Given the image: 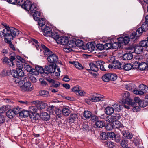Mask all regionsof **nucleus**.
Wrapping results in <instances>:
<instances>
[{
  "instance_id": "44",
  "label": "nucleus",
  "mask_w": 148,
  "mask_h": 148,
  "mask_svg": "<svg viewBox=\"0 0 148 148\" xmlns=\"http://www.w3.org/2000/svg\"><path fill=\"white\" fill-rule=\"evenodd\" d=\"M84 116L86 119H89L92 116V113L88 111H85L84 112Z\"/></svg>"
},
{
  "instance_id": "28",
  "label": "nucleus",
  "mask_w": 148,
  "mask_h": 148,
  "mask_svg": "<svg viewBox=\"0 0 148 148\" xmlns=\"http://www.w3.org/2000/svg\"><path fill=\"white\" fill-rule=\"evenodd\" d=\"M122 133L124 137L127 139H131L133 137L132 134H130L129 132L126 131H123Z\"/></svg>"
},
{
  "instance_id": "61",
  "label": "nucleus",
  "mask_w": 148,
  "mask_h": 148,
  "mask_svg": "<svg viewBox=\"0 0 148 148\" xmlns=\"http://www.w3.org/2000/svg\"><path fill=\"white\" fill-rule=\"evenodd\" d=\"M60 86V83L54 80L51 86L52 87L57 88Z\"/></svg>"
},
{
  "instance_id": "16",
  "label": "nucleus",
  "mask_w": 148,
  "mask_h": 148,
  "mask_svg": "<svg viewBox=\"0 0 148 148\" xmlns=\"http://www.w3.org/2000/svg\"><path fill=\"white\" fill-rule=\"evenodd\" d=\"M44 34L45 35L50 34L52 33V29L50 27L47 26H45L44 29L42 30Z\"/></svg>"
},
{
  "instance_id": "52",
  "label": "nucleus",
  "mask_w": 148,
  "mask_h": 148,
  "mask_svg": "<svg viewBox=\"0 0 148 148\" xmlns=\"http://www.w3.org/2000/svg\"><path fill=\"white\" fill-rule=\"evenodd\" d=\"M107 134L105 132H102L100 134V138L103 140H106L108 139Z\"/></svg>"
},
{
  "instance_id": "53",
  "label": "nucleus",
  "mask_w": 148,
  "mask_h": 148,
  "mask_svg": "<svg viewBox=\"0 0 148 148\" xmlns=\"http://www.w3.org/2000/svg\"><path fill=\"white\" fill-rule=\"evenodd\" d=\"M72 47L68 45L66 46H64V47L63 48V49L64 51L66 52L69 53L72 51Z\"/></svg>"
},
{
  "instance_id": "38",
  "label": "nucleus",
  "mask_w": 148,
  "mask_h": 148,
  "mask_svg": "<svg viewBox=\"0 0 148 148\" xmlns=\"http://www.w3.org/2000/svg\"><path fill=\"white\" fill-rule=\"evenodd\" d=\"M125 88L127 90L129 91H132V90L134 89V88H135V85L132 84H127L125 86Z\"/></svg>"
},
{
  "instance_id": "34",
  "label": "nucleus",
  "mask_w": 148,
  "mask_h": 148,
  "mask_svg": "<svg viewBox=\"0 0 148 148\" xmlns=\"http://www.w3.org/2000/svg\"><path fill=\"white\" fill-rule=\"evenodd\" d=\"M112 43V47L114 49H116L118 48L121 47V43L119 41H118V42H114Z\"/></svg>"
},
{
  "instance_id": "26",
  "label": "nucleus",
  "mask_w": 148,
  "mask_h": 148,
  "mask_svg": "<svg viewBox=\"0 0 148 148\" xmlns=\"http://www.w3.org/2000/svg\"><path fill=\"white\" fill-rule=\"evenodd\" d=\"M70 63H71L73 64L75 66L77 69H83L84 68L83 66L82 65V64L79 63L77 62H76L75 61H70L69 62Z\"/></svg>"
},
{
  "instance_id": "31",
  "label": "nucleus",
  "mask_w": 148,
  "mask_h": 148,
  "mask_svg": "<svg viewBox=\"0 0 148 148\" xmlns=\"http://www.w3.org/2000/svg\"><path fill=\"white\" fill-rule=\"evenodd\" d=\"M77 119V115L75 114H73L70 115L69 120V122L73 123Z\"/></svg>"
},
{
  "instance_id": "13",
  "label": "nucleus",
  "mask_w": 148,
  "mask_h": 148,
  "mask_svg": "<svg viewBox=\"0 0 148 148\" xmlns=\"http://www.w3.org/2000/svg\"><path fill=\"white\" fill-rule=\"evenodd\" d=\"M1 60L3 64H7L9 66H11L14 67V62H10L9 59L7 57L3 58L1 59Z\"/></svg>"
},
{
  "instance_id": "64",
  "label": "nucleus",
  "mask_w": 148,
  "mask_h": 148,
  "mask_svg": "<svg viewBox=\"0 0 148 148\" xmlns=\"http://www.w3.org/2000/svg\"><path fill=\"white\" fill-rule=\"evenodd\" d=\"M36 7L35 5L34 4H31L29 7V10L32 13H33L34 10L36 8Z\"/></svg>"
},
{
  "instance_id": "5",
  "label": "nucleus",
  "mask_w": 148,
  "mask_h": 148,
  "mask_svg": "<svg viewBox=\"0 0 148 148\" xmlns=\"http://www.w3.org/2000/svg\"><path fill=\"white\" fill-rule=\"evenodd\" d=\"M56 69V65L53 64H49L48 65H46L45 68V75H47L49 73H54Z\"/></svg>"
},
{
  "instance_id": "17",
  "label": "nucleus",
  "mask_w": 148,
  "mask_h": 148,
  "mask_svg": "<svg viewBox=\"0 0 148 148\" xmlns=\"http://www.w3.org/2000/svg\"><path fill=\"white\" fill-rule=\"evenodd\" d=\"M40 117L42 120L47 121L50 119V117L49 114L44 112L41 113Z\"/></svg>"
},
{
  "instance_id": "29",
  "label": "nucleus",
  "mask_w": 148,
  "mask_h": 148,
  "mask_svg": "<svg viewBox=\"0 0 148 148\" xmlns=\"http://www.w3.org/2000/svg\"><path fill=\"white\" fill-rule=\"evenodd\" d=\"M31 4V3L30 1H26L23 5H22V8L26 10L29 11Z\"/></svg>"
},
{
  "instance_id": "10",
  "label": "nucleus",
  "mask_w": 148,
  "mask_h": 148,
  "mask_svg": "<svg viewBox=\"0 0 148 148\" xmlns=\"http://www.w3.org/2000/svg\"><path fill=\"white\" fill-rule=\"evenodd\" d=\"M33 71H34V75H39V73H40V74L44 73L45 74V69H44L43 68L40 66H35V69L34 68V69H33Z\"/></svg>"
},
{
  "instance_id": "56",
  "label": "nucleus",
  "mask_w": 148,
  "mask_h": 148,
  "mask_svg": "<svg viewBox=\"0 0 148 148\" xmlns=\"http://www.w3.org/2000/svg\"><path fill=\"white\" fill-rule=\"evenodd\" d=\"M17 74L18 77L23 76L24 75V72L21 69H17Z\"/></svg>"
},
{
  "instance_id": "21",
  "label": "nucleus",
  "mask_w": 148,
  "mask_h": 148,
  "mask_svg": "<svg viewBox=\"0 0 148 148\" xmlns=\"http://www.w3.org/2000/svg\"><path fill=\"white\" fill-rule=\"evenodd\" d=\"M23 67L27 72H29L31 74L34 75V71L33 70L34 68H32L31 66L27 64H25Z\"/></svg>"
},
{
  "instance_id": "54",
  "label": "nucleus",
  "mask_w": 148,
  "mask_h": 148,
  "mask_svg": "<svg viewBox=\"0 0 148 148\" xmlns=\"http://www.w3.org/2000/svg\"><path fill=\"white\" fill-rule=\"evenodd\" d=\"M142 100H141L138 97H135L134 99V102L135 103V105H138L140 106V102H141Z\"/></svg>"
},
{
  "instance_id": "19",
  "label": "nucleus",
  "mask_w": 148,
  "mask_h": 148,
  "mask_svg": "<svg viewBox=\"0 0 148 148\" xmlns=\"http://www.w3.org/2000/svg\"><path fill=\"white\" fill-rule=\"evenodd\" d=\"M125 104L129 105H131L133 106L135 105V103L133 100H132L130 97L127 98L125 100L123 101Z\"/></svg>"
},
{
  "instance_id": "1",
  "label": "nucleus",
  "mask_w": 148,
  "mask_h": 148,
  "mask_svg": "<svg viewBox=\"0 0 148 148\" xmlns=\"http://www.w3.org/2000/svg\"><path fill=\"white\" fill-rule=\"evenodd\" d=\"M2 25L5 27V28L2 31L0 32V36L2 38H4L5 41L9 43L16 35L19 34V31L17 29L7 26L5 23H2Z\"/></svg>"
},
{
  "instance_id": "6",
  "label": "nucleus",
  "mask_w": 148,
  "mask_h": 148,
  "mask_svg": "<svg viewBox=\"0 0 148 148\" xmlns=\"http://www.w3.org/2000/svg\"><path fill=\"white\" fill-rule=\"evenodd\" d=\"M143 31H144L141 27L138 28L136 32L132 33L130 35V39H132L134 41L137 38V37L142 35V33Z\"/></svg>"
},
{
  "instance_id": "50",
  "label": "nucleus",
  "mask_w": 148,
  "mask_h": 148,
  "mask_svg": "<svg viewBox=\"0 0 148 148\" xmlns=\"http://www.w3.org/2000/svg\"><path fill=\"white\" fill-rule=\"evenodd\" d=\"M75 43L76 46H77L78 47H81L83 44V42L82 40L79 39L77 40L75 39Z\"/></svg>"
},
{
  "instance_id": "24",
  "label": "nucleus",
  "mask_w": 148,
  "mask_h": 148,
  "mask_svg": "<svg viewBox=\"0 0 148 148\" xmlns=\"http://www.w3.org/2000/svg\"><path fill=\"white\" fill-rule=\"evenodd\" d=\"M123 63H121L117 60H116L113 64L114 69L117 68L119 69H122Z\"/></svg>"
},
{
  "instance_id": "41",
  "label": "nucleus",
  "mask_w": 148,
  "mask_h": 148,
  "mask_svg": "<svg viewBox=\"0 0 148 148\" xmlns=\"http://www.w3.org/2000/svg\"><path fill=\"white\" fill-rule=\"evenodd\" d=\"M95 125L98 127L102 128L104 125V123L101 121L98 120L95 123Z\"/></svg>"
},
{
  "instance_id": "14",
  "label": "nucleus",
  "mask_w": 148,
  "mask_h": 148,
  "mask_svg": "<svg viewBox=\"0 0 148 148\" xmlns=\"http://www.w3.org/2000/svg\"><path fill=\"white\" fill-rule=\"evenodd\" d=\"M114 110L113 109L112 106V107L110 106L107 107L105 109V114L108 115H111L114 113Z\"/></svg>"
},
{
  "instance_id": "57",
  "label": "nucleus",
  "mask_w": 148,
  "mask_h": 148,
  "mask_svg": "<svg viewBox=\"0 0 148 148\" xmlns=\"http://www.w3.org/2000/svg\"><path fill=\"white\" fill-rule=\"evenodd\" d=\"M107 135H108V138H112V139H113L114 138H115L116 135L115 134L112 132H108L107 133Z\"/></svg>"
},
{
  "instance_id": "11",
  "label": "nucleus",
  "mask_w": 148,
  "mask_h": 148,
  "mask_svg": "<svg viewBox=\"0 0 148 148\" xmlns=\"http://www.w3.org/2000/svg\"><path fill=\"white\" fill-rule=\"evenodd\" d=\"M138 89L140 91V92L141 95L148 92V87L143 84L139 85Z\"/></svg>"
},
{
  "instance_id": "51",
  "label": "nucleus",
  "mask_w": 148,
  "mask_h": 148,
  "mask_svg": "<svg viewBox=\"0 0 148 148\" xmlns=\"http://www.w3.org/2000/svg\"><path fill=\"white\" fill-rule=\"evenodd\" d=\"M123 101L125 100L127 98L130 97V94L127 91L125 92L123 94Z\"/></svg>"
},
{
  "instance_id": "58",
  "label": "nucleus",
  "mask_w": 148,
  "mask_h": 148,
  "mask_svg": "<svg viewBox=\"0 0 148 148\" xmlns=\"http://www.w3.org/2000/svg\"><path fill=\"white\" fill-rule=\"evenodd\" d=\"M104 49L108 50L112 47V43H106L104 45Z\"/></svg>"
},
{
  "instance_id": "2",
  "label": "nucleus",
  "mask_w": 148,
  "mask_h": 148,
  "mask_svg": "<svg viewBox=\"0 0 148 148\" xmlns=\"http://www.w3.org/2000/svg\"><path fill=\"white\" fill-rule=\"evenodd\" d=\"M41 47L44 50L43 52L44 55L48 56L47 60L51 64H56L58 59V57L55 54L51 51L49 48H47L44 45H42Z\"/></svg>"
},
{
  "instance_id": "55",
  "label": "nucleus",
  "mask_w": 148,
  "mask_h": 148,
  "mask_svg": "<svg viewBox=\"0 0 148 148\" xmlns=\"http://www.w3.org/2000/svg\"><path fill=\"white\" fill-rule=\"evenodd\" d=\"M113 143L110 140L108 141L105 144V146L108 148L112 147L113 146Z\"/></svg>"
},
{
  "instance_id": "22",
  "label": "nucleus",
  "mask_w": 148,
  "mask_h": 148,
  "mask_svg": "<svg viewBox=\"0 0 148 148\" xmlns=\"http://www.w3.org/2000/svg\"><path fill=\"white\" fill-rule=\"evenodd\" d=\"M133 57V55L131 53H125L122 56L123 59L125 60H130Z\"/></svg>"
},
{
  "instance_id": "40",
  "label": "nucleus",
  "mask_w": 148,
  "mask_h": 148,
  "mask_svg": "<svg viewBox=\"0 0 148 148\" xmlns=\"http://www.w3.org/2000/svg\"><path fill=\"white\" fill-rule=\"evenodd\" d=\"M25 62H22L21 61H17L16 62V64L18 68L17 69H22L23 68L24 65L25 64Z\"/></svg>"
},
{
  "instance_id": "27",
  "label": "nucleus",
  "mask_w": 148,
  "mask_h": 148,
  "mask_svg": "<svg viewBox=\"0 0 148 148\" xmlns=\"http://www.w3.org/2000/svg\"><path fill=\"white\" fill-rule=\"evenodd\" d=\"M139 69L141 71L147 70H148V64L145 62L140 63Z\"/></svg>"
},
{
  "instance_id": "20",
  "label": "nucleus",
  "mask_w": 148,
  "mask_h": 148,
  "mask_svg": "<svg viewBox=\"0 0 148 148\" xmlns=\"http://www.w3.org/2000/svg\"><path fill=\"white\" fill-rule=\"evenodd\" d=\"M29 111L26 110H23L20 113V116L21 117H27L30 115Z\"/></svg>"
},
{
  "instance_id": "36",
  "label": "nucleus",
  "mask_w": 148,
  "mask_h": 148,
  "mask_svg": "<svg viewBox=\"0 0 148 148\" xmlns=\"http://www.w3.org/2000/svg\"><path fill=\"white\" fill-rule=\"evenodd\" d=\"M62 112V114L65 116L69 115L70 112L69 109L66 107L64 108Z\"/></svg>"
},
{
  "instance_id": "23",
  "label": "nucleus",
  "mask_w": 148,
  "mask_h": 148,
  "mask_svg": "<svg viewBox=\"0 0 148 148\" xmlns=\"http://www.w3.org/2000/svg\"><path fill=\"white\" fill-rule=\"evenodd\" d=\"M33 17L35 20L38 21L40 18V14L39 12L35 10L33 12Z\"/></svg>"
},
{
  "instance_id": "7",
  "label": "nucleus",
  "mask_w": 148,
  "mask_h": 148,
  "mask_svg": "<svg viewBox=\"0 0 148 148\" xmlns=\"http://www.w3.org/2000/svg\"><path fill=\"white\" fill-rule=\"evenodd\" d=\"M71 90L73 92H75L78 95L83 96L85 94V92L83 90H81L80 87L78 85L73 87Z\"/></svg>"
},
{
  "instance_id": "49",
  "label": "nucleus",
  "mask_w": 148,
  "mask_h": 148,
  "mask_svg": "<svg viewBox=\"0 0 148 148\" xmlns=\"http://www.w3.org/2000/svg\"><path fill=\"white\" fill-rule=\"evenodd\" d=\"M117 75L115 74L110 73V80L114 81L116 79Z\"/></svg>"
},
{
  "instance_id": "60",
  "label": "nucleus",
  "mask_w": 148,
  "mask_h": 148,
  "mask_svg": "<svg viewBox=\"0 0 148 148\" xmlns=\"http://www.w3.org/2000/svg\"><path fill=\"white\" fill-rule=\"evenodd\" d=\"M141 28L144 32L146 31L148 29V24L145 22L142 24Z\"/></svg>"
},
{
  "instance_id": "25",
  "label": "nucleus",
  "mask_w": 148,
  "mask_h": 148,
  "mask_svg": "<svg viewBox=\"0 0 148 148\" xmlns=\"http://www.w3.org/2000/svg\"><path fill=\"white\" fill-rule=\"evenodd\" d=\"M89 66L91 71L97 72L99 70V67L96 64H95L92 63H91L89 64Z\"/></svg>"
},
{
  "instance_id": "15",
  "label": "nucleus",
  "mask_w": 148,
  "mask_h": 148,
  "mask_svg": "<svg viewBox=\"0 0 148 148\" xmlns=\"http://www.w3.org/2000/svg\"><path fill=\"white\" fill-rule=\"evenodd\" d=\"M95 48V45L92 42H88L86 44V47L85 49H88V51L92 52L94 50Z\"/></svg>"
},
{
  "instance_id": "46",
  "label": "nucleus",
  "mask_w": 148,
  "mask_h": 148,
  "mask_svg": "<svg viewBox=\"0 0 148 148\" xmlns=\"http://www.w3.org/2000/svg\"><path fill=\"white\" fill-rule=\"evenodd\" d=\"M13 111L15 115L19 114L20 116V113L21 112V109L20 108L16 106L13 108L12 110Z\"/></svg>"
},
{
  "instance_id": "47",
  "label": "nucleus",
  "mask_w": 148,
  "mask_h": 148,
  "mask_svg": "<svg viewBox=\"0 0 148 148\" xmlns=\"http://www.w3.org/2000/svg\"><path fill=\"white\" fill-rule=\"evenodd\" d=\"M39 25L41 27L44 25L45 23V19L41 18L38 20Z\"/></svg>"
},
{
  "instance_id": "39",
  "label": "nucleus",
  "mask_w": 148,
  "mask_h": 148,
  "mask_svg": "<svg viewBox=\"0 0 148 148\" xmlns=\"http://www.w3.org/2000/svg\"><path fill=\"white\" fill-rule=\"evenodd\" d=\"M40 95L43 97H48L50 95L48 91L45 90H42L40 92Z\"/></svg>"
},
{
  "instance_id": "63",
  "label": "nucleus",
  "mask_w": 148,
  "mask_h": 148,
  "mask_svg": "<svg viewBox=\"0 0 148 148\" xmlns=\"http://www.w3.org/2000/svg\"><path fill=\"white\" fill-rule=\"evenodd\" d=\"M104 45L101 44H98L96 45L97 49L100 50H102L104 49Z\"/></svg>"
},
{
  "instance_id": "12",
  "label": "nucleus",
  "mask_w": 148,
  "mask_h": 148,
  "mask_svg": "<svg viewBox=\"0 0 148 148\" xmlns=\"http://www.w3.org/2000/svg\"><path fill=\"white\" fill-rule=\"evenodd\" d=\"M130 38H129L128 36H126L124 37H120L118 38V41H119L120 42L122 45H126L129 43Z\"/></svg>"
},
{
  "instance_id": "32",
  "label": "nucleus",
  "mask_w": 148,
  "mask_h": 148,
  "mask_svg": "<svg viewBox=\"0 0 148 148\" xmlns=\"http://www.w3.org/2000/svg\"><path fill=\"white\" fill-rule=\"evenodd\" d=\"M112 107L114 110L118 112H119L122 107V105L119 104L115 103L112 105Z\"/></svg>"
},
{
  "instance_id": "37",
  "label": "nucleus",
  "mask_w": 148,
  "mask_h": 148,
  "mask_svg": "<svg viewBox=\"0 0 148 148\" xmlns=\"http://www.w3.org/2000/svg\"><path fill=\"white\" fill-rule=\"evenodd\" d=\"M67 45L70 46V47L72 48H74L76 47V45H75V39L74 40L71 39L70 40H69V42L67 44Z\"/></svg>"
},
{
  "instance_id": "48",
  "label": "nucleus",
  "mask_w": 148,
  "mask_h": 148,
  "mask_svg": "<svg viewBox=\"0 0 148 148\" xmlns=\"http://www.w3.org/2000/svg\"><path fill=\"white\" fill-rule=\"evenodd\" d=\"M37 109L36 107L32 106L29 108V112L30 114L31 113L33 115V114L37 112Z\"/></svg>"
},
{
  "instance_id": "30",
  "label": "nucleus",
  "mask_w": 148,
  "mask_h": 148,
  "mask_svg": "<svg viewBox=\"0 0 148 148\" xmlns=\"http://www.w3.org/2000/svg\"><path fill=\"white\" fill-rule=\"evenodd\" d=\"M7 116L10 119L13 118L16 115L12 109L9 110L6 113Z\"/></svg>"
},
{
  "instance_id": "43",
  "label": "nucleus",
  "mask_w": 148,
  "mask_h": 148,
  "mask_svg": "<svg viewBox=\"0 0 148 148\" xmlns=\"http://www.w3.org/2000/svg\"><path fill=\"white\" fill-rule=\"evenodd\" d=\"M82 128L85 131H89V129L88 125V123L87 122H84L82 126Z\"/></svg>"
},
{
  "instance_id": "18",
  "label": "nucleus",
  "mask_w": 148,
  "mask_h": 148,
  "mask_svg": "<svg viewBox=\"0 0 148 148\" xmlns=\"http://www.w3.org/2000/svg\"><path fill=\"white\" fill-rule=\"evenodd\" d=\"M134 52L137 54H139L143 51V48L139 45L136 46L133 49Z\"/></svg>"
},
{
  "instance_id": "45",
  "label": "nucleus",
  "mask_w": 148,
  "mask_h": 148,
  "mask_svg": "<svg viewBox=\"0 0 148 148\" xmlns=\"http://www.w3.org/2000/svg\"><path fill=\"white\" fill-rule=\"evenodd\" d=\"M103 81L105 82H108L110 81V73L105 74L102 77Z\"/></svg>"
},
{
  "instance_id": "4",
  "label": "nucleus",
  "mask_w": 148,
  "mask_h": 148,
  "mask_svg": "<svg viewBox=\"0 0 148 148\" xmlns=\"http://www.w3.org/2000/svg\"><path fill=\"white\" fill-rule=\"evenodd\" d=\"M121 116V115L119 113L115 114L112 116H106L105 118V120L110 123H113L114 122H116L119 120Z\"/></svg>"
},
{
  "instance_id": "33",
  "label": "nucleus",
  "mask_w": 148,
  "mask_h": 148,
  "mask_svg": "<svg viewBox=\"0 0 148 148\" xmlns=\"http://www.w3.org/2000/svg\"><path fill=\"white\" fill-rule=\"evenodd\" d=\"M133 66L130 63H128L124 65V64H123L122 69L126 71H128L131 69Z\"/></svg>"
},
{
  "instance_id": "9",
  "label": "nucleus",
  "mask_w": 148,
  "mask_h": 148,
  "mask_svg": "<svg viewBox=\"0 0 148 148\" xmlns=\"http://www.w3.org/2000/svg\"><path fill=\"white\" fill-rule=\"evenodd\" d=\"M57 42L63 45H67L69 42V38L66 36L60 37Z\"/></svg>"
},
{
  "instance_id": "35",
  "label": "nucleus",
  "mask_w": 148,
  "mask_h": 148,
  "mask_svg": "<svg viewBox=\"0 0 148 148\" xmlns=\"http://www.w3.org/2000/svg\"><path fill=\"white\" fill-rule=\"evenodd\" d=\"M139 45L143 48H147L148 47V41L146 40H142L140 42Z\"/></svg>"
},
{
  "instance_id": "62",
  "label": "nucleus",
  "mask_w": 148,
  "mask_h": 148,
  "mask_svg": "<svg viewBox=\"0 0 148 148\" xmlns=\"http://www.w3.org/2000/svg\"><path fill=\"white\" fill-rule=\"evenodd\" d=\"M134 107L133 108V111L134 112H136L139 111L140 109V106L138 105H135L134 106H133Z\"/></svg>"
},
{
  "instance_id": "8",
  "label": "nucleus",
  "mask_w": 148,
  "mask_h": 148,
  "mask_svg": "<svg viewBox=\"0 0 148 148\" xmlns=\"http://www.w3.org/2000/svg\"><path fill=\"white\" fill-rule=\"evenodd\" d=\"M21 87V90L24 91H31L33 89V86L29 81L26 82L24 86Z\"/></svg>"
},
{
  "instance_id": "3",
  "label": "nucleus",
  "mask_w": 148,
  "mask_h": 148,
  "mask_svg": "<svg viewBox=\"0 0 148 148\" xmlns=\"http://www.w3.org/2000/svg\"><path fill=\"white\" fill-rule=\"evenodd\" d=\"M104 96L100 95L97 96L90 97L88 99H85V102L88 104H90L91 102L102 101L104 100Z\"/></svg>"
},
{
  "instance_id": "42",
  "label": "nucleus",
  "mask_w": 148,
  "mask_h": 148,
  "mask_svg": "<svg viewBox=\"0 0 148 148\" xmlns=\"http://www.w3.org/2000/svg\"><path fill=\"white\" fill-rule=\"evenodd\" d=\"M51 36L56 41H58V40L60 37V36L58 35V33L57 32H52V33H51Z\"/></svg>"
},
{
  "instance_id": "59",
  "label": "nucleus",
  "mask_w": 148,
  "mask_h": 148,
  "mask_svg": "<svg viewBox=\"0 0 148 148\" xmlns=\"http://www.w3.org/2000/svg\"><path fill=\"white\" fill-rule=\"evenodd\" d=\"M11 73L12 75L14 77L13 78L18 77L17 69H16V70H12L11 71Z\"/></svg>"
}]
</instances>
